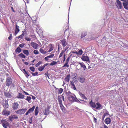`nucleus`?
I'll return each mask as SVG.
<instances>
[{
	"mask_svg": "<svg viewBox=\"0 0 128 128\" xmlns=\"http://www.w3.org/2000/svg\"><path fill=\"white\" fill-rule=\"evenodd\" d=\"M21 50H22L19 47H18L16 50V52L19 53L20 52Z\"/></svg>",
	"mask_w": 128,
	"mask_h": 128,
	"instance_id": "36",
	"label": "nucleus"
},
{
	"mask_svg": "<svg viewBox=\"0 0 128 128\" xmlns=\"http://www.w3.org/2000/svg\"><path fill=\"white\" fill-rule=\"evenodd\" d=\"M54 54H50V55L49 56H48V58H52V57H53V56H54Z\"/></svg>",
	"mask_w": 128,
	"mask_h": 128,
	"instance_id": "47",
	"label": "nucleus"
},
{
	"mask_svg": "<svg viewBox=\"0 0 128 128\" xmlns=\"http://www.w3.org/2000/svg\"><path fill=\"white\" fill-rule=\"evenodd\" d=\"M78 78V80L80 82L83 83L85 82V80L84 77H79Z\"/></svg>",
	"mask_w": 128,
	"mask_h": 128,
	"instance_id": "20",
	"label": "nucleus"
},
{
	"mask_svg": "<svg viewBox=\"0 0 128 128\" xmlns=\"http://www.w3.org/2000/svg\"><path fill=\"white\" fill-rule=\"evenodd\" d=\"M78 63L80 65V67L83 68L84 70H87V69L84 63L78 62Z\"/></svg>",
	"mask_w": 128,
	"mask_h": 128,
	"instance_id": "13",
	"label": "nucleus"
},
{
	"mask_svg": "<svg viewBox=\"0 0 128 128\" xmlns=\"http://www.w3.org/2000/svg\"><path fill=\"white\" fill-rule=\"evenodd\" d=\"M31 99V98L30 97L27 96V98L26 99V100H27L29 103H30L31 102L30 101Z\"/></svg>",
	"mask_w": 128,
	"mask_h": 128,
	"instance_id": "34",
	"label": "nucleus"
},
{
	"mask_svg": "<svg viewBox=\"0 0 128 128\" xmlns=\"http://www.w3.org/2000/svg\"><path fill=\"white\" fill-rule=\"evenodd\" d=\"M66 94L68 96V100L70 101L74 102L76 98L75 96L73 95V94L71 93L70 91H68L66 92Z\"/></svg>",
	"mask_w": 128,
	"mask_h": 128,
	"instance_id": "1",
	"label": "nucleus"
},
{
	"mask_svg": "<svg viewBox=\"0 0 128 128\" xmlns=\"http://www.w3.org/2000/svg\"><path fill=\"white\" fill-rule=\"evenodd\" d=\"M31 73L32 74V75L34 76H35L37 75L38 74V72H36L35 73H33L32 72Z\"/></svg>",
	"mask_w": 128,
	"mask_h": 128,
	"instance_id": "50",
	"label": "nucleus"
},
{
	"mask_svg": "<svg viewBox=\"0 0 128 128\" xmlns=\"http://www.w3.org/2000/svg\"><path fill=\"white\" fill-rule=\"evenodd\" d=\"M32 98L33 100H34L35 99L36 97L34 96H32Z\"/></svg>",
	"mask_w": 128,
	"mask_h": 128,
	"instance_id": "61",
	"label": "nucleus"
},
{
	"mask_svg": "<svg viewBox=\"0 0 128 128\" xmlns=\"http://www.w3.org/2000/svg\"><path fill=\"white\" fill-rule=\"evenodd\" d=\"M68 62H66L64 65L62 66V68H64L66 67H69V65L68 64Z\"/></svg>",
	"mask_w": 128,
	"mask_h": 128,
	"instance_id": "38",
	"label": "nucleus"
},
{
	"mask_svg": "<svg viewBox=\"0 0 128 128\" xmlns=\"http://www.w3.org/2000/svg\"><path fill=\"white\" fill-rule=\"evenodd\" d=\"M12 78L10 77H7L6 78V86H10L12 84Z\"/></svg>",
	"mask_w": 128,
	"mask_h": 128,
	"instance_id": "4",
	"label": "nucleus"
},
{
	"mask_svg": "<svg viewBox=\"0 0 128 128\" xmlns=\"http://www.w3.org/2000/svg\"><path fill=\"white\" fill-rule=\"evenodd\" d=\"M44 68V66H40L38 68V70L40 71H42L43 70Z\"/></svg>",
	"mask_w": 128,
	"mask_h": 128,
	"instance_id": "32",
	"label": "nucleus"
},
{
	"mask_svg": "<svg viewBox=\"0 0 128 128\" xmlns=\"http://www.w3.org/2000/svg\"><path fill=\"white\" fill-rule=\"evenodd\" d=\"M1 122L3 126L5 128H7L9 125V124L6 120H1Z\"/></svg>",
	"mask_w": 128,
	"mask_h": 128,
	"instance_id": "6",
	"label": "nucleus"
},
{
	"mask_svg": "<svg viewBox=\"0 0 128 128\" xmlns=\"http://www.w3.org/2000/svg\"><path fill=\"white\" fill-rule=\"evenodd\" d=\"M122 4L124 7H125V6H126L127 5H128V2H123Z\"/></svg>",
	"mask_w": 128,
	"mask_h": 128,
	"instance_id": "49",
	"label": "nucleus"
},
{
	"mask_svg": "<svg viewBox=\"0 0 128 128\" xmlns=\"http://www.w3.org/2000/svg\"><path fill=\"white\" fill-rule=\"evenodd\" d=\"M22 32H23L22 34L17 37L18 39H19L20 38H22L24 37V33L23 31H22Z\"/></svg>",
	"mask_w": 128,
	"mask_h": 128,
	"instance_id": "35",
	"label": "nucleus"
},
{
	"mask_svg": "<svg viewBox=\"0 0 128 128\" xmlns=\"http://www.w3.org/2000/svg\"><path fill=\"white\" fill-rule=\"evenodd\" d=\"M34 54H39L38 51L36 50H34Z\"/></svg>",
	"mask_w": 128,
	"mask_h": 128,
	"instance_id": "48",
	"label": "nucleus"
},
{
	"mask_svg": "<svg viewBox=\"0 0 128 128\" xmlns=\"http://www.w3.org/2000/svg\"><path fill=\"white\" fill-rule=\"evenodd\" d=\"M58 89V93L60 94H61L62 92L63 91V89L62 88H59Z\"/></svg>",
	"mask_w": 128,
	"mask_h": 128,
	"instance_id": "40",
	"label": "nucleus"
},
{
	"mask_svg": "<svg viewBox=\"0 0 128 128\" xmlns=\"http://www.w3.org/2000/svg\"><path fill=\"white\" fill-rule=\"evenodd\" d=\"M26 76L27 78H28V76H30V74L28 73V72L26 74V75H25Z\"/></svg>",
	"mask_w": 128,
	"mask_h": 128,
	"instance_id": "56",
	"label": "nucleus"
},
{
	"mask_svg": "<svg viewBox=\"0 0 128 128\" xmlns=\"http://www.w3.org/2000/svg\"><path fill=\"white\" fill-rule=\"evenodd\" d=\"M96 109L100 110L102 108V106L99 103L97 102L96 103Z\"/></svg>",
	"mask_w": 128,
	"mask_h": 128,
	"instance_id": "15",
	"label": "nucleus"
},
{
	"mask_svg": "<svg viewBox=\"0 0 128 128\" xmlns=\"http://www.w3.org/2000/svg\"><path fill=\"white\" fill-rule=\"evenodd\" d=\"M108 114V113L106 112L105 113L103 114L102 116V120H103L105 118V117Z\"/></svg>",
	"mask_w": 128,
	"mask_h": 128,
	"instance_id": "39",
	"label": "nucleus"
},
{
	"mask_svg": "<svg viewBox=\"0 0 128 128\" xmlns=\"http://www.w3.org/2000/svg\"><path fill=\"white\" fill-rule=\"evenodd\" d=\"M124 44V45L123 46V47L126 48H128V45Z\"/></svg>",
	"mask_w": 128,
	"mask_h": 128,
	"instance_id": "52",
	"label": "nucleus"
},
{
	"mask_svg": "<svg viewBox=\"0 0 128 128\" xmlns=\"http://www.w3.org/2000/svg\"><path fill=\"white\" fill-rule=\"evenodd\" d=\"M24 64L26 65H28V63L27 62H24Z\"/></svg>",
	"mask_w": 128,
	"mask_h": 128,
	"instance_id": "60",
	"label": "nucleus"
},
{
	"mask_svg": "<svg viewBox=\"0 0 128 128\" xmlns=\"http://www.w3.org/2000/svg\"><path fill=\"white\" fill-rule=\"evenodd\" d=\"M19 106L17 102H14L12 104V108L13 110H17Z\"/></svg>",
	"mask_w": 128,
	"mask_h": 128,
	"instance_id": "12",
	"label": "nucleus"
},
{
	"mask_svg": "<svg viewBox=\"0 0 128 128\" xmlns=\"http://www.w3.org/2000/svg\"><path fill=\"white\" fill-rule=\"evenodd\" d=\"M29 112H28V111L26 112V113L25 114V115L26 116H27V115H28V114H29Z\"/></svg>",
	"mask_w": 128,
	"mask_h": 128,
	"instance_id": "63",
	"label": "nucleus"
},
{
	"mask_svg": "<svg viewBox=\"0 0 128 128\" xmlns=\"http://www.w3.org/2000/svg\"><path fill=\"white\" fill-rule=\"evenodd\" d=\"M24 93L26 95H28L29 94L28 93L25 92V91L24 92Z\"/></svg>",
	"mask_w": 128,
	"mask_h": 128,
	"instance_id": "62",
	"label": "nucleus"
},
{
	"mask_svg": "<svg viewBox=\"0 0 128 128\" xmlns=\"http://www.w3.org/2000/svg\"><path fill=\"white\" fill-rule=\"evenodd\" d=\"M54 49V46H52L51 44H50V49L48 51V52H50Z\"/></svg>",
	"mask_w": 128,
	"mask_h": 128,
	"instance_id": "27",
	"label": "nucleus"
},
{
	"mask_svg": "<svg viewBox=\"0 0 128 128\" xmlns=\"http://www.w3.org/2000/svg\"><path fill=\"white\" fill-rule=\"evenodd\" d=\"M24 96L22 94L18 93L16 98H18L23 99L24 98Z\"/></svg>",
	"mask_w": 128,
	"mask_h": 128,
	"instance_id": "17",
	"label": "nucleus"
},
{
	"mask_svg": "<svg viewBox=\"0 0 128 128\" xmlns=\"http://www.w3.org/2000/svg\"><path fill=\"white\" fill-rule=\"evenodd\" d=\"M35 108V106H33L32 107L30 108L28 110V111L29 113H31L33 112Z\"/></svg>",
	"mask_w": 128,
	"mask_h": 128,
	"instance_id": "26",
	"label": "nucleus"
},
{
	"mask_svg": "<svg viewBox=\"0 0 128 128\" xmlns=\"http://www.w3.org/2000/svg\"><path fill=\"white\" fill-rule=\"evenodd\" d=\"M18 55L21 58H25L26 57L22 53H20V54Z\"/></svg>",
	"mask_w": 128,
	"mask_h": 128,
	"instance_id": "33",
	"label": "nucleus"
},
{
	"mask_svg": "<svg viewBox=\"0 0 128 128\" xmlns=\"http://www.w3.org/2000/svg\"><path fill=\"white\" fill-rule=\"evenodd\" d=\"M63 94H62V95H61L60 96H61V98L62 97V98L63 100V101H64V96H63Z\"/></svg>",
	"mask_w": 128,
	"mask_h": 128,
	"instance_id": "58",
	"label": "nucleus"
},
{
	"mask_svg": "<svg viewBox=\"0 0 128 128\" xmlns=\"http://www.w3.org/2000/svg\"><path fill=\"white\" fill-rule=\"evenodd\" d=\"M2 104L4 108H8V102L6 100H3L2 101Z\"/></svg>",
	"mask_w": 128,
	"mask_h": 128,
	"instance_id": "7",
	"label": "nucleus"
},
{
	"mask_svg": "<svg viewBox=\"0 0 128 128\" xmlns=\"http://www.w3.org/2000/svg\"><path fill=\"white\" fill-rule=\"evenodd\" d=\"M18 118V116L15 115L11 116L9 117L10 120V121H12L13 119H17Z\"/></svg>",
	"mask_w": 128,
	"mask_h": 128,
	"instance_id": "19",
	"label": "nucleus"
},
{
	"mask_svg": "<svg viewBox=\"0 0 128 128\" xmlns=\"http://www.w3.org/2000/svg\"><path fill=\"white\" fill-rule=\"evenodd\" d=\"M25 39L27 41H30L31 40V38H28V37H26L25 38Z\"/></svg>",
	"mask_w": 128,
	"mask_h": 128,
	"instance_id": "51",
	"label": "nucleus"
},
{
	"mask_svg": "<svg viewBox=\"0 0 128 128\" xmlns=\"http://www.w3.org/2000/svg\"><path fill=\"white\" fill-rule=\"evenodd\" d=\"M16 28L15 30V32L14 33L15 36H16V34L20 31V29H19V26H18L16 24Z\"/></svg>",
	"mask_w": 128,
	"mask_h": 128,
	"instance_id": "16",
	"label": "nucleus"
},
{
	"mask_svg": "<svg viewBox=\"0 0 128 128\" xmlns=\"http://www.w3.org/2000/svg\"><path fill=\"white\" fill-rule=\"evenodd\" d=\"M24 44H20L19 45V46L21 48H22L23 47H24Z\"/></svg>",
	"mask_w": 128,
	"mask_h": 128,
	"instance_id": "53",
	"label": "nucleus"
},
{
	"mask_svg": "<svg viewBox=\"0 0 128 128\" xmlns=\"http://www.w3.org/2000/svg\"><path fill=\"white\" fill-rule=\"evenodd\" d=\"M23 51L24 53L27 56H28L29 54V52L28 50H24Z\"/></svg>",
	"mask_w": 128,
	"mask_h": 128,
	"instance_id": "29",
	"label": "nucleus"
},
{
	"mask_svg": "<svg viewBox=\"0 0 128 128\" xmlns=\"http://www.w3.org/2000/svg\"><path fill=\"white\" fill-rule=\"evenodd\" d=\"M60 106L61 110H62L63 111H64L65 110V108L63 106L62 104H60Z\"/></svg>",
	"mask_w": 128,
	"mask_h": 128,
	"instance_id": "31",
	"label": "nucleus"
},
{
	"mask_svg": "<svg viewBox=\"0 0 128 128\" xmlns=\"http://www.w3.org/2000/svg\"><path fill=\"white\" fill-rule=\"evenodd\" d=\"M116 2L117 4L116 6L118 8L121 9L122 7V6L121 2L119 0H116Z\"/></svg>",
	"mask_w": 128,
	"mask_h": 128,
	"instance_id": "11",
	"label": "nucleus"
},
{
	"mask_svg": "<svg viewBox=\"0 0 128 128\" xmlns=\"http://www.w3.org/2000/svg\"><path fill=\"white\" fill-rule=\"evenodd\" d=\"M128 5L125 6H124V8L126 10H128Z\"/></svg>",
	"mask_w": 128,
	"mask_h": 128,
	"instance_id": "59",
	"label": "nucleus"
},
{
	"mask_svg": "<svg viewBox=\"0 0 128 128\" xmlns=\"http://www.w3.org/2000/svg\"><path fill=\"white\" fill-rule=\"evenodd\" d=\"M71 52L72 53L74 54H77V52L76 51H72Z\"/></svg>",
	"mask_w": 128,
	"mask_h": 128,
	"instance_id": "55",
	"label": "nucleus"
},
{
	"mask_svg": "<svg viewBox=\"0 0 128 128\" xmlns=\"http://www.w3.org/2000/svg\"><path fill=\"white\" fill-rule=\"evenodd\" d=\"M70 56H69L66 59V62L68 63V62H69V61L70 60Z\"/></svg>",
	"mask_w": 128,
	"mask_h": 128,
	"instance_id": "54",
	"label": "nucleus"
},
{
	"mask_svg": "<svg viewBox=\"0 0 128 128\" xmlns=\"http://www.w3.org/2000/svg\"><path fill=\"white\" fill-rule=\"evenodd\" d=\"M65 51H63V50H62L61 52V53H60V55H59V58H61L62 56L63 55V53L65 52Z\"/></svg>",
	"mask_w": 128,
	"mask_h": 128,
	"instance_id": "41",
	"label": "nucleus"
},
{
	"mask_svg": "<svg viewBox=\"0 0 128 128\" xmlns=\"http://www.w3.org/2000/svg\"><path fill=\"white\" fill-rule=\"evenodd\" d=\"M58 100L60 105L62 104V100L61 99V96H58Z\"/></svg>",
	"mask_w": 128,
	"mask_h": 128,
	"instance_id": "22",
	"label": "nucleus"
},
{
	"mask_svg": "<svg viewBox=\"0 0 128 128\" xmlns=\"http://www.w3.org/2000/svg\"><path fill=\"white\" fill-rule=\"evenodd\" d=\"M27 110V109L24 108L21 109H20L15 112L20 115H21L24 114Z\"/></svg>",
	"mask_w": 128,
	"mask_h": 128,
	"instance_id": "3",
	"label": "nucleus"
},
{
	"mask_svg": "<svg viewBox=\"0 0 128 128\" xmlns=\"http://www.w3.org/2000/svg\"><path fill=\"white\" fill-rule=\"evenodd\" d=\"M79 93V95L82 98L84 99L85 100H86L87 99V98L84 94H82L80 92Z\"/></svg>",
	"mask_w": 128,
	"mask_h": 128,
	"instance_id": "23",
	"label": "nucleus"
},
{
	"mask_svg": "<svg viewBox=\"0 0 128 128\" xmlns=\"http://www.w3.org/2000/svg\"><path fill=\"white\" fill-rule=\"evenodd\" d=\"M57 63V62L54 61H53L50 64V65L51 66H53L56 64Z\"/></svg>",
	"mask_w": 128,
	"mask_h": 128,
	"instance_id": "42",
	"label": "nucleus"
},
{
	"mask_svg": "<svg viewBox=\"0 0 128 128\" xmlns=\"http://www.w3.org/2000/svg\"><path fill=\"white\" fill-rule=\"evenodd\" d=\"M34 112H35V116L37 115L38 112V106L36 107Z\"/></svg>",
	"mask_w": 128,
	"mask_h": 128,
	"instance_id": "28",
	"label": "nucleus"
},
{
	"mask_svg": "<svg viewBox=\"0 0 128 128\" xmlns=\"http://www.w3.org/2000/svg\"><path fill=\"white\" fill-rule=\"evenodd\" d=\"M30 69L33 72H34L35 69L33 67H30Z\"/></svg>",
	"mask_w": 128,
	"mask_h": 128,
	"instance_id": "46",
	"label": "nucleus"
},
{
	"mask_svg": "<svg viewBox=\"0 0 128 128\" xmlns=\"http://www.w3.org/2000/svg\"><path fill=\"white\" fill-rule=\"evenodd\" d=\"M81 59L84 61L90 62L89 58L87 56H85L84 55H82L81 57Z\"/></svg>",
	"mask_w": 128,
	"mask_h": 128,
	"instance_id": "9",
	"label": "nucleus"
},
{
	"mask_svg": "<svg viewBox=\"0 0 128 128\" xmlns=\"http://www.w3.org/2000/svg\"><path fill=\"white\" fill-rule=\"evenodd\" d=\"M74 102H78L79 103L82 104V103L79 100H78V98H76L75 99V101Z\"/></svg>",
	"mask_w": 128,
	"mask_h": 128,
	"instance_id": "45",
	"label": "nucleus"
},
{
	"mask_svg": "<svg viewBox=\"0 0 128 128\" xmlns=\"http://www.w3.org/2000/svg\"><path fill=\"white\" fill-rule=\"evenodd\" d=\"M51 112L48 110H46L45 111L44 113V114L46 115H47L49 114Z\"/></svg>",
	"mask_w": 128,
	"mask_h": 128,
	"instance_id": "30",
	"label": "nucleus"
},
{
	"mask_svg": "<svg viewBox=\"0 0 128 128\" xmlns=\"http://www.w3.org/2000/svg\"><path fill=\"white\" fill-rule=\"evenodd\" d=\"M111 120L109 118H106L104 120L105 122L107 124H109L111 122Z\"/></svg>",
	"mask_w": 128,
	"mask_h": 128,
	"instance_id": "18",
	"label": "nucleus"
},
{
	"mask_svg": "<svg viewBox=\"0 0 128 128\" xmlns=\"http://www.w3.org/2000/svg\"><path fill=\"white\" fill-rule=\"evenodd\" d=\"M40 52H41V53L42 54H45V53H46V52H44V50L42 49V48H40Z\"/></svg>",
	"mask_w": 128,
	"mask_h": 128,
	"instance_id": "44",
	"label": "nucleus"
},
{
	"mask_svg": "<svg viewBox=\"0 0 128 128\" xmlns=\"http://www.w3.org/2000/svg\"><path fill=\"white\" fill-rule=\"evenodd\" d=\"M4 96L6 98H10L13 97L14 94L11 92H4Z\"/></svg>",
	"mask_w": 128,
	"mask_h": 128,
	"instance_id": "8",
	"label": "nucleus"
},
{
	"mask_svg": "<svg viewBox=\"0 0 128 128\" xmlns=\"http://www.w3.org/2000/svg\"><path fill=\"white\" fill-rule=\"evenodd\" d=\"M104 128H108L106 125L104 124Z\"/></svg>",
	"mask_w": 128,
	"mask_h": 128,
	"instance_id": "64",
	"label": "nucleus"
},
{
	"mask_svg": "<svg viewBox=\"0 0 128 128\" xmlns=\"http://www.w3.org/2000/svg\"><path fill=\"white\" fill-rule=\"evenodd\" d=\"M90 106L93 108H95L96 107V105L94 102H93L91 100L90 102Z\"/></svg>",
	"mask_w": 128,
	"mask_h": 128,
	"instance_id": "21",
	"label": "nucleus"
},
{
	"mask_svg": "<svg viewBox=\"0 0 128 128\" xmlns=\"http://www.w3.org/2000/svg\"><path fill=\"white\" fill-rule=\"evenodd\" d=\"M42 62L41 61H40L36 64L35 66H36V67H38L40 64H42Z\"/></svg>",
	"mask_w": 128,
	"mask_h": 128,
	"instance_id": "43",
	"label": "nucleus"
},
{
	"mask_svg": "<svg viewBox=\"0 0 128 128\" xmlns=\"http://www.w3.org/2000/svg\"><path fill=\"white\" fill-rule=\"evenodd\" d=\"M31 45L32 46L34 49H37L38 46V45L35 42H32L31 43Z\"/></svg>",
	"mask_w": 128,
	"mask_h": 128,
	"instance_id": "14",
	"label": "nucleus"
},
{
	"mask_svg": "<svg viewBox=\"0 0 128 128\" xmlns=\"http://www.w3.org/2000/svg\"><path fill=\"white\" fill-rule=\"evenodd\" d=\"M60 41L62 44V46L63 47L65 51H66L69 48L68 43L66 42L65 39H64L60 40Z\"/></svg>",
	"mask_w": 128,
	"mask_h": 128,
	"instance_id": "2",
	"label": "nucleus"
},
{
	"mask_svg": "<svg viewBox=\"0 0 128 128\" xmlns=\"http://www.w3.org/2000/svg\"><path fill=\"white\" fill-rule=\"evenodd\" d=\"M83 53V51L82 50H79L78 52H77V54L79 55H81Z\"/></svg>",
	"mask_w": 128,
	"mask_h": 128,
	"instance_id": "37",
	"label": "nucleus"
},
{
	"mask_svg": "<svg viewBox=\"0 0 128 128\" xmlns=\"http://www.w3.org/2000/svg\"><path fill=\"white\" fill-rule=\"evenodd\" d=\"M86 32H83L81 33V37L82 38H83L86 35Z\"/></svg>",
	"mask_w": 128,
	"mask_h": 128,
	"instance_id": "24",
	"label": "nucleus"
},
{
	"mask_svg": "<svg viewBox=\"0 0 128 128\" xmlns=\"http://www.w3.org/2000/svg\"><path fill=\"white\" fill-rule=\"evenodd\" d=\"M10 113V111L7 110L6 109H4L2 112V114L3 115L6 116L9 115Z\"/></svg>",
	"mask_w": 128,
	"mask_h": 128,
	"instance_id": "10",
	"label": "nucleus"
},
{
	"mask_svg": "<svg viewBox=\"0 0 128 128\" xmlns=\"http://www.w3.org/2000/svg\"><path fill=\"white\" fill-rule=\"evenodd\" d=\"M49 58H48V56L46 57H45L44 58V59L46 60V61H48V60Z\"/></svg>",
	"mask_w": 128,
	"mask_h": 128,
	"instance_id": "57",
	"label": "nucleus"
},
{
	"mask_svg": "<svg viewBox=\"0 0 128 128\" xmlns=\"http://www.w3.org/2000/svg\"><path fill=\"white\" fill-rule=\"evenodd\" d=\"M70 74H68L65 78V80L67 82H68L70 80Z\"/></svg>",
	"mask_w": 128,
	"mask_h": 128,
	"instance_id": "25",
	"label": "nucleus"
},
{
	"mask_svg": "<svg viewBox=\"0 0 128 128\" xmlns=\"http://www.w3.org/2000/svg\"><path fill=\"white\" fill-rule=\"evenodd\" d=\"M77 82L78 81L76 80H74L73 82L72 81H70L71 88L72 89L75 90H77L74 83L76 84Z\"/></svg>",
	"mask_w": 128,
	"mask_h": 128,
	"instance_id": "5",
	"label": "nucleus"
}]
</instances>
